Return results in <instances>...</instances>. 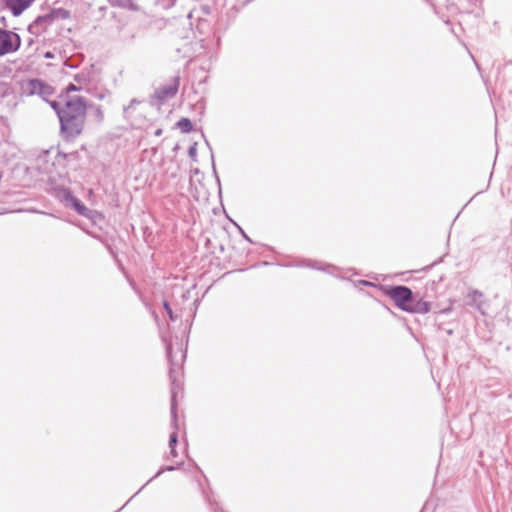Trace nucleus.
<instances>
[{"mask_svg": "<svg viewBox=\"0 0 512 512\" xmlns=\"http://www.w3.org/2000/svg\"><path fill=\"white\" fill-rule=\"evenodd\" d=\"M20 46V37L13 32L0 30V56L16 51Z\"/></svg>", "mask_w": 512, "mask_h": 512, "instance_id": "obj_3", "label": "nucleus"}, {"mask_svg": "<svg viewBox=\"0 0 512 512\" xmlns=\"http://www.w3.org/2000/svg\"><path fill=\"white\" fill-rule=\"evenodd\" d=\"M51 13H52V18H54V20L67 19L70 16L69 12L63 8L53 9V10H51Z\"/></svg>", "mask_w": 512, "mask_h": 512, "instance_id": "obj_12", "label": "nucleus"}, {"mask_svg": "<svg viewBox=\"0 0 512 512\" xmlns=\"http://www.w3.org/2000/svg\"><path fill=\"white\" fill-rule=\"evenodd\" d=\"M67 200L72 204L74 209L81 215L87 216L89 210L77 198L68 195Z\"/></svg>", "mask_w": 512, "mask_h": 512, "instance_id": "obj_9", "label": "nucleus"}, {"mask_svg": "<svg viewBox=\"0 0 512 512\" xmlns=\"http://www.w3.org/2000/svg\"><path fill=\"white\" fill-rule=\"evenodd\" d=\"M388 295L394 300L395 304L406 311L412 302V291L405 286L392 287L388 291Z\"/></svg>", "mask_w": 512, "mask_h": 512, "instance_id": "obj_2", "label": "nucleus"}, {"mask_svg": "<svg viewBox=\"0 0 512 512\" xmlns=\"http://www.w3.org/2000/svg\"><path fill=\"white\" fill-rule=\"evenodd\" d=\"M4 2L14 16H19L34 0H4Z\"/></svg>", "mask_w": 512, "mask_h": 512, "instance_id": "obj_5", "label": "nucleus"}, {"mask_svg": "<svg viewBox=\"0 0 512 512\" xmlns=\"http://www.w3.org/2000/svg\"><path fill=\"white\" fill-rule=\"evenodd\" d=\"M78 90L79 89L73 84H70L67 87V97L63 107H60V104L55 101L50 103L52 108L58 114L61 123V130L66 137H76L83 129L86 115V104L81 97L70 95L71 92Z\"/></svg>", "mask_w": 512, "mask_h": 512, "instance_id": "obj_1", "label": "nucleus"}, {"mask_svg": "<svg viewBox=\"0 0 512 512\" xmlns=\"http://www.w3.org/2000/svg\"><path fill=\"white\" fill-rule=\"evenodd\" d=\"M429 310H430V304L428 302L423 301V300L414 301L412 299V302L410 303V305L406 311L411 312V313L425 314V313L429 312Z\"/></svg>", "mask_w": 512, "mask_h": 512, "instance_id": "obj_7", "label": "nucleus"}, {"mask_svg": "<svg viewBox=\"0 0 512 512\" xmlns=\"http://www.w3.org/2000/svg\"><path fill=\"white\" fill-rule=\"evenodd\" d=\"M467 297L469 299L468 303L470 305L476 307L479 311H481L483 313V310H482V306L484 303L483 293L478 290H473L468 293Z\"/></svg>", "mask_w": 512, "mask_h": 512, "instance_id": "obj_8", "label": "nucleus"}, {"mask_svg": "<svg viewBox=\"0 0 512 512\" xmlns=\"http://www.w3.org/2000/svg\"><path fill=\"white\" fill-rule=\"evenodd\" d=\"M170 454H171L172 457H176L177 456V452L175 450V447L170 448Z\"/></svg>", "mask_w": 512, "mask_h": 512, "instance_id": "obj_17", "label": "nucleus"}, {"mask_svg": "<svg viewBox=\"0 0 512 512\" xmlns=\"http://www.w3.org/2000/svg\"><path fill=\"white\" fill-rule=\"evenodd\" d=\"M30 91L32 94H38L44 99L51 96L53 94V89L51 86L45 84L41 80H31L29 83Z\"/></svg>", "mask_w": 512, "mask_h": 512, "instance_id": "obj_4", "label": "nucleus"}, {"mask_svg": "<svg viewBox=\"0 0 512 512\" xmlns=\"http://www.w3.org/2000/svg\"><path fill=\"white\" fill-rule=\"evenodd\" d=\"M164 308H165V310H166L167 314L169 315L170 319H171L172 321H174V320H175V317H174L173 311H172V309L170 308V306H169L168 302H166V301L164 302Z\"/></svg>", "mask_w": 512, "mask_h": 512, "instance_id": "obj_15", "label": "nucleus"}, {"mask_svg": "<svg viewBox=\"0 0 512 512\" xmlns=\"http://www.w3.org/2000/svg\"><path fill=\"white\" fill-rule=\"evenodd\" d=\"M177 90H178L177 83H173V84L165 85V86L157 89L155 92V95L159 100L164 101V100L174 97L177 93Z\"/></svg>", "mask_w": 512, "mask_h": 512, "instance_id": "obj_6", "label": "nucleus"}, {"mask_svg": "<svg viewBox=\"0 0 512 512\" xmlns=\"http://www.w3.org/2000/svg\"><path fill=\"white\" fill-rule=\"evenodd\" d=\"M189 154L191 157H194L196 155V148L195 147H191L189 149Z\"/></svg>", "mask_w": 512, "mask_h": 512, "instance_id": "obj_16", "label": "nucleus"}, {"mask_svg": "<svg viewBox=\"0 0 512 512\" xmlns=\"http://www.w3.org/2000/svg\"><path fill=\"white\" fill-rule=\"evenodd\" d=\"M176 443H177V433L174 431L170 435L169 448L175 447Z\"/></svg>", "mask_w": 512, "mask_h": 512, "instance_id": "obj_14", "label": "nucleus"}, {"mask_svg": "<svg viewBox=\"0 0 512 512\" xmlns=\"http://www.w3.org/2000/svg\"><path fill=\"white\" fill-rule=\"evenodd\" d=\"M52 21H54V18H52V13L50 11L47 14L37 17V19L35 20V22L33 24V27L42 25V24H50Z\"/></svg>", "mask_w": 512, "mask_h": 512, "instance_id": "obj_11", "label": "nucleus"}, {"mask_svg": "<svg viewBox=\"0 0 512 512\" xmlns=\"http://www.w3.org/2000/svg\"><path fill=\"white\" fill-rule=\"evenodd\" d=\"M171 413H172L173 423L176 426V407H175V393L174 392H173V396H172Z\"/></svg>", "mask_w": 512, "mask_h": 512, "instance_id": "obj_13", "label": "nucleus"}, {"mask_svg": "<svg viewBox=\"0 0 512 512\" xmlns=\"http://www.w3.org/2000/svg\"><path fill=\"white\" fill-rule=\"evenodd\" d=\"M177 127L184 133H188L192 130L193 125L188 118H182L177 122Z\"/></svg>", "mask_w": 512, "mask_h": 512, "instance_id": "obj_10", "label": "nucleus"}, {"mask_svg": "<svg viewBox=\"0 0 512 512\" xmlns=\"http://www.w3.org/2000/svg\"><path fill=\"white\" fill-rule=\"evenodd\" d=\"M167 355H168V357H170V355H171V346L170 345L167 346Z\"/></svg>", "mask_w": 512, "mask_h": 512, "instance_id": "obj_18", "label": "nucleus"}]
</instances>
